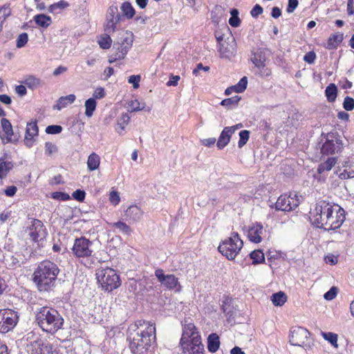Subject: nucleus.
I'll list each match as a JSON object with an SVG mask.
<instances>
[{"mask_svg": "<svg viewBox=\"0 0 354 354\" xmlns=\"http://www.w3.org/2000/svg\"><path fill=\"white\" fill-rule=\"evenodd\" d=\"M180 344L185 354H204L201 335L193 324L185 326Z\"/></svg>", "mask_w": 354, "mask_h": 354, "instance_id": "20e7f679", "label": "nucleus"}, {"mask_svg": "<svg viewBox=\"0 0 354 354\" xmlns=\"http://www.w3.org/2000/svg\"><path fill=\"white\" fill-rule=\"evenodd\" d=\"M35 23L43 28H47L52 22L51 18L46 15L40 14L34 17Z\"/></svg>", "mask_w": 354, "mask_h": 354, "instance_id": "7c9ffc66", "label": "nucleus"}, {"mask_svg": "<svg viewBox=\"0 0 354 354\" xmlns=\"http://www.w3.org/2000/svg\"><path fill=\"white\" fill-rule=\"evenodd\" d=\"M343 107L346 111H352L354 109V99L346 96L343 102Z\"/></svg>", "mask_w": 354, "mask_h": 354, "instance_id": "3c124183", "label": "nucleus"}, {"mask_svg": "<svg viewBox=\"0 0 354 354\" xmlns=\"http://www.w3.org/2000/svg\"><path fill=\"white\" fill-rule=\"evenodd\" d=\"M109 201L112 204L115 205H118L120 201L118 193L115 191L111 192L109 194Z\"/></svg>", "mask_w": 354, "mask_h": 354, "instance_id": "bf43d9fd", "label": "nucleus"}, {"mask_svg": "<svg viewBox=\"0 0 354 354\" xmlns=\"http://www.w3.org/2000/svg\"><path fill=\"white\" fill-rule=\"evenodd\" d=\"M93 97L97 99H101L103 98L105 95L104 89L102 87L97 88L93 94Z\"/></svg>", "mask_w": 354, "mask_h": 354, "instance_id": "338daca9", "label": "nucleus"}, {"mask_svg": "<svg viewBox=\"0 0 354 354\" xmlns=\"http://www.w3.org/2000/svg\"><path fill=\"white\" fill-rule=\"evenodd\" d=\"M1 127L0 138L3 144L18 142L20 135L14 132L12 126L8 119L3 118L1 120Z\"/></svg>", "mask_w": 354, "mask_h": 354, "instance_id": "4468645a", "label": "nucleus"}, {"mask_svg": "<svg viewBox=\"0 0 354 354\" xmlns=\"http://www.w3.org/2000/svg\"><path fill=\"white\" fill-rule=\"evenodd\" d=\"M12 164L10 162H0V178L6 176L7 173L12 169Z\"/></svg>", "mask_w": 354, "mask_h": 354, "instance_id": "de8ad7c7", "label": "nucleus"}, {"mask_svg": "<svg viewBox=\"0 0 354 354\" xmlns=\"http://www.w3.org/2000/svg\"><path fill=\"white\" fill-rule=\"evenodd\" d=\"M46 233L42 222L38 219H34L30 227L29 235L34 242L39 243L43 241Z\"/></svg>", "mask_w": 354, "mask_h": 354, "instance_id": "f3484780", "label": "nucleus"}, {"mask_svg": "<svg viewBox=\"0 0 354 354\" xmlns=\"http://www.w3.org/2000/svg\"><path fill=\"white\" fill-rule=\"evenodd\" d=\"M17 191V188L16 186L12 185L8 187L5 190L4 193L7 196L12 197L15 195Z\"/></svg>", "mask_w": 354, "mask_h": 354, "instance_id": "69168bd1", "label": "nucleus"}, {"mask_svg": "<svg viewBox=\"0 0 354 354\" xmlns=\"http://www.w3.org/2000/svg\"><path fill=\"white\" fill-rule=\"evenodd\" d=\"M128 339L129 348L134 354L146 352L156 339V328L153 324L144 320L137 321L131 326Z\"/></svg>", "mask_w": 354, "mask_h": 354, "instance_id": "f257e3e1", "label": "nucleus"}, {"mask_svg": "<svg viewBox=\"0 0 354 354\" xmlns=\"http://www.w3.org/2000/svg\"><path fill=\"white\" fill-rule=\"evenodd\" d=\"M51 346L45 344L41 339H37L30 344L31 354H49Z\"/></svg>", "mask_w": 354, "mask_h": 354, "instance_id": "412c9836", "label": "nucleus"}, {"mask_svg": "<svg viewBox=\"0 0 354 354\" xmlns=\"http://www.w3.org/2000/svg\"><path fill=\"white\" fill-rule=\"evenodd\" d=\"M22 83L31 90L37 89L39 87L42 86L44 84V82L35 75L26 76L24 80L22 81Z\"/></svg>", "mask_w": 354, "mask_h": 354, "instance_id": "b1692460", "label": "nucleus"}, {"mask_svg": "<svg viewBox=\"0 0 354 354\" xmlns=\"http://www.w3.org/2000/svg\"><path fill=\"white\" fill-rule=\"evenodd\" d=\"M299 205V199L296 193L289 195H281L274 204L277 211L290 212L295 209Z\"/></svg>", "mask_w": 354, "mask_h": 354, "instance_id": "f8f14e48", "label": "nucleus"}, {"mask_svg": "<svg viewBox=\"0 0 354 354\" xmlns=\"http://www.w3.org/2000/svg\"><path fill=\"white\" fill-rule=\"evenodd\" d=\"M106 18L115 19V21H121L123 19V16L118 12L117 6H111L107 10Z\"/></svg>", "mask_w": 354, "mask_h": 354, "instance_id": "473e14b6", "label": "nucleus"}, {"mask_svg": "<svg viewBox=\"0 0 354 354\" xmlns=\"http://www.w3.org/2000/svg\"><path fill=\"white\" fill-rule=\"evenodd\" d=\"M62 127L60 125H49L46 129V132L48 134H57L61 133Z\"/></svg>", "mask_w": 354, "mask_h": 354, "instance_id": "603ef678", "label": "nucleus"}, {"mask_svg": "<svg viewBox=\"0 0 354 354\" xmlns=\"http://www.w3.org/2000/svg\"><path fill=\"white\" fill-rule=\"evenodd\" d=\"M180 77L179 75H171L169 77V80L167 82V85L168 86H176L178 85V82L180 80Z\"/></svg>", "mask_w": 354, "mask_h": 354, "instance_id": "0e129e2a", "label": "nucleus"}, {"mask_svg": "<svg viewBox=\"0 0 354 354\" xmlns=\"http://www.w3.org/2000/svg\"><path fill=\"white\" fill-rule=\"evenodd\" d=\"M310 333L308 330L301 326L292 327L290 330V343L293 346L304 347L306 349L310 348L309 343Z\"/></svg>", "mask_w": 354, "mask_h": 354, "instance_id": "1a4fd4ad", "label": "nucleus"}, {"mask_svg": "<svg viewBox=\"0 0 354 354\" xmlns=\"http://www.w3.org/2000/svg\"><path fill=\"white\" fill-rule=\"evenodd\" d=\"M243 242L237 232H232L231 236L224 240L218 246V251L229 260H233L243 248Z\"/></svg>", "mask_w": 354, "mask_h": 354, "instance_id": "0eeeda50", "label": "nucleus"}, {"mask_svg": "<svg viewBox=\"0 0 354 354\" xmlns=\"http://www.w3.org/2000/svg\"><path fill=\"white\" fill-rule=\"evenodd\" d=\"M337 293V289L336 287H332L328 292H326L324 297L326 300H332L333 299Z\"/></svg>", "mask_w": 354, "mask_h": 354, "instance_id": "6e6d98bb", "label": "nucleus"}, {"mask_svg": "<svg viewBox=\"0 0 354 354\" xmlns=\"http://www.w3.org/2000/svg\"><path fill=\"white\" fill-rule=\"evenodd\" d=\"M129 109L131 112L143 110L145 104H141L138 100H131L129 104Z\"/></svg>", "mask_w": 354, "mask_h": 354, "instance_id": "8fccbe9b", "label": "nucleus"}, {"mask_svg": "<svg viewBox=\"0 0 354 354\" xmlns=\"http://www.w3.org/2000/svg\"><path fill=\"white\" fill-rule=\"evenodd\" d=\"M120 21H115V19L106 18V24L105 26L104 30L106 33L110 34L115 32L116 30V24Z\"/></svg>", "mask_w": 354, "mask_h": 354, "instance_id": "49530a36", "label": "nucleus"}, {"mask_svg": "<svg viewBox=\"0 0 354 354\" xmlns=\"http://www.w3.org/2000/svg\"><path fill=\"white\" fill-rule=\"evenodd\" d=\"M220 346L219 337L216 333H211L207 338V348L211 353L217 351Z\"/></svg>", "mask_w": 354, "mask_h": 354, "instance_id": "bb28decb", "label": "nucleus"}, {"mask_svg": "<svg viewBox=\"0 0 354 354\" xmlns=\"http://www.w3.org/2000/svg\"><path fill=\"white\" fill-rule=\"evenodd\" d=\"M248 86V78L247 77H243L239 82L233 88L236 93H243L247 88Z\"/></svg>", "mask_w": 354, "mask_h": 354, "instance_id": "c03bdc74", "label": "nucleus"}, {"mask_svg": "<svg viewBox=\"0 0 354 354\" xmlns=\"http://www.w3.org/2000/svg\"><path fill=\"white\" fill-rule=\"evenodd\" d=\"M96 279L105 291L111 292L120 286L119 275L115 270L109 267L98 269L96 272Z\"/></svg>", "mask_w": 354, "mask_h": 354, "instance_id": "423d86ee", "label": "nucleus"}, {"mask_svg": "<svg viewBox=\"0 0 354 354\" xmlns=\"http://www.w3.org/2000/svg\"><path fill=\"white\" fill-rule=\"evenodd\" d=\"M337 88L335 84H330L325 90V94L327 100L330 102H333L337 97Z\"/></svg>", "mask_w": 354, "mask_h": 354, "instance_id": "2f4dec72", "label": "nucleus"}, {"mask_svg": "<svg viewBox=\"0 0 354 354\" xmlns=\"http://www.w3.org/2000/svg\"><path fill=\"white\" fill-rule=\"evenodd\" d=\"M155 276L157 277L158 281L167 289L171 290L175 288L176 286H178V289L177 290L180 291V285L179 284L178 278H176L174 274L165 275L162 269H158L155 271Z\"/></svg>", "mask_w": 354, "mask_h": 354, "instance_id": "dca6fc26", "label": "nucleus"}, {"mask_svg": "<svg viewBox=\"0 0 354 354\" xmlns=\"http://www.w3.org/2000/svg\"><path fill=\"white\" fill-rule=\"evenodd\" d=\"M299 4L298 0H288L286 11L288 13H292L297 8Z\"/></svg>", "mask_w": 354, "mask_h": 354, "instance_id": "680f3d73", "label": "nucleus"}, {"mask_svg": "<svg viewBox=\"0 0 354 354\" xmlns=\"http://www.w3.org/2000/svg\"><path fill=\"white\" fill-rule=\"evenodd\" d=\"M93 243L85 237L76 239L72 251L73 254L78 257H88L92 255Z\"/></svg>", "mask_w": 354, "mask_h": 354, "instance_id": "ddd939ff", "label": "nucleus"}, {"mask_svg": "<svg viewBox=\"0 0 354 354\" xmlns=\"http://www.w3.org/2000/svg\"><path fill=\"white\" fill-rule=\"evenodd\" d=\"M111 42L112 40L108 33L102 35L98 40V44L102 49L109 48L111 46Z\"/></svg>", "mask_w": 354, "mask_h": 354, "instance_id": "a19ab883", "label": "nucleus"}, {"mask_svg": "<svg viewBox=\"0 0 354 354\" xmlns=\"http://www.w3.org/2000/svg\"><path fill=\"white\" fill-rule=\"evenodd\" d=\"M68 6H69V3L66 1L61 0L57 3L52 4L49 7L48 10L50 12L56 13L57 10H64L66 8H67Z\"/></svg>", "mask_w": 354, "mask_h": 354, "instance_id": "37998d69", "label": "nucleus"}, {"mask_svg": "<svg viewBox=\"0 0 354 354\" xmlns=\"http://www.w3.org/2000/svg\"><path fill=\"white\" fill-rule=\"evenodd\" d=\"M241 99V97L240 96L234 95L232 97L223 100L221 102V104L227 109H231L234 106H236Z\"/></svg>", "mask_w": 354, "mask_h": 354, "instance_id": "58836bf2", "label": "nucleus"}, {"mask_svg": "<svg viewBox=\"0 0 354 354\" xmlns=\"http://www.w3.org/2000/svg\"><path fill=\"white\" fill-rule=\"evenodd\" d=\"M286 299L287 297L283 292L274 293L272 296V301L276 306H282L286 301Z\"/></svg>", "mask_w": 354, "mask_h": 354, "instance_id": "e433bc0d", "label": "nucleus"}, {"mask_svg": "<svg viewBox=\"0 0 354 354\" xmlns=\"http://www.w3.org/2000/svg\"><path fill=\"white\" fill-rule=\"evenodd\" d=\"M250 258L252 259V264H259L265 261L264 253L261 250H255L250 254Z\"/></svg>", "mask_w": 354, "mask_h": 354, "instance_id": "f704fd0d", "label": "nucleus"}, {"mask_svg": "<svg viewBox=\"0 0 354 354\" xmlns=\"http://www.w3.org/2000/svg\"><path fill=\"white\" fill-rule=\"evenodd\" d=\"M57 151V147L50 142H46L45 144V151L48 155H51L52 153L56 152Z\"/></svg>", "mask_w": 354, "mask_h": 354, "instance_id": "4d7b16f0", "label": "nucleus"}, {"mask_svg": "<svg viewBox=\"0 0 354 354\" xmlns=\"http://www.w3.org/2000/svg\"><path fill=\"white\" fill-rule=\"evenodd\" d=\"M124 215L127 220L137 222L141 219L143 211L137 205H131L125 210Z\"/></svg>", "mask_w": 354, "mask_h": 354, "instance_id": "4be33fe9", "label": "nucleus"}, {"mask_svg": "<svg viewBox=\"0 0 354 354\" xmlns=\"http://www.w3.org/2000/svg\"><path fill=\"white\" fill-rule=\"evenodd\" d=\"M140 75H133L129 77L128 82L129 83L133 84L134 88H138L139 87V82L140 81Z\"/></svg>", "mask_w": 354, "mask_h": 354, "instance_id": "13d9d810", "label": "nucleus"}, {"mask_svg": "<svg viewBox=\"0 0 354 354\" xmlns=\"http://www.w3.org/2000/svg\"><path fill=\"white\" fill-rule=\"evenodd\" d=\"M28 41V35L26 32L20 34L16 41V46L18 48L24 47Z\"/></svg>", "mask_w": 354, "mask_h": 354, "instance_id": "09e8293b", "label": "nucleus"}, {"mask_svg": "<svg viewBox=\"0 0 354 354\" xmlns=\"http://www.w3.org/2000/svg\"><path fill=\"white\" fill-rule=\"evenodd\" d=\"M321 335L323 337V338L328 341L334 348H338V344H337V338L338 335L336 333H331V332H321Z\"/></svg>", "mask_w": 354, "mask_h": 354, "instance_id": "72a5a7b5", "label": "nucleus"}, {"mask_svg": "<svg viewBox=\"0 0 354 354\" xmlns=\"http://www.w3.org/2000/svg\"><path fill=\"white\" fill-rule=\"evenodd\" d=\"M266 60L267 57L263 50L259 48L252 53V56L251 57L252 63L262 72L263 75H269L270 74V71L268 68L264 69L266 65Z\"/></svg>", "mask_w": 354, "mask_h": 354, "instance_id": "a211bd4d", "label": "nucleus"}, {"mask_svg": "<svg viewBox=\"0 0 354 354\" xmlns=\"http://www.w3.org/2000/svg\"><path fill=\"white\" fill-rule=\"evenodd\" d=\"M76 97L74 94H70L66 96H62L57 100V104L54 105L53 109L61 110L66 107L68 104L73 103Z\"/></svg>", "mask_w": 354, "mask_h": 354, "instance_id": "a878e982", "label": "nucleus"}, {"mask_svg": "<svg viewBox=\"0 0 354 354\" xmlns=\"http://www.w3.org/2000/svg\"><path fill=\"white\" fill-rule=\"evenodd\" d=\"M113 227L119 230L120 232L124 234H130L131 232V230L130 227L127 225L125 223L122 221H118L115 223H113L111 224Z\"/></svg>", "mask_w": 354, "mask_h": 354, "instance_id": "79ce46f5", "label": "nucleus"}, {"mask_svg": "<svg viewBox=\"0 0 354 354\" xmlns=\"http://www.w3.org/2000/svg\"><path fill=\"white\" fill-rule=\"evenodd\" d=\"M52 198L58 201H67L70 198L68 194L61 192H55L52 194Z\"/></svg>", "mask_w": 354, "mask_h": 354, "instance_id": "864d4df0", "label": "nucleus"}, {"mask_svg": "<svg viewBox=\"0 0 354 354\" xmlns=\"http://www.w3.org/2000/svg\"><path fill=\"white\" fill-rule=\"evenodd\" d=\"M218 51L221 57L230 58L234 56V51L232 46L229 47V45H225L224 44H220Z\"/></svg>", "mask_w": 354, "mask_h": 354, "instance_id": "c9c22d12", "label": "nucleus"}, {"mask_svg": "<svg viewBox=\"0 0 354 354\" xmlns=\"http://www.w3.org/2000/svg\"><path fill=\"white\" fill-rule=\"evenodd\" d=\"M250 132L248 130H242L239 132V140L238 146L242 148L248 141Z\"/></svg>", "mask_w": 354, "mask_h": 354, "instance_id": "a18cd8bd", "label": "nucleus"}, {"mask_svg": "<svg viewBox=\"0 0 354 354\" xmlns=\"http://www.w3.org/2000/svg\"><path fill=\"white\" fill-rule=\"evenodd\" d=\"M263 227L260 223H255L248 230V239L253 243H260L262 240L261 235L263 234Z\"/></svg>", "mask_w": 354, "mask_h": 354, "instance_id": "aec40b11", "label": "nucleus"}, {"mask_svg": "<svg viewBox=\"0 0 354 354\" xmlns=\"http://www.w3.org/2000/svg\"><path fill=\"white\" fill-rule=\"evenodd\" d=\"M343 142L341 136L337 132H330L327 134L326 140L322 147L323 154H334L342 151Z\"/></svg>", "mask_w": 354, "mask_h": 354, "instance_id": "9d476101", "label": "nucleus"}, {"mask_svg": "<svg viewBox=\"0 0 354 354\" xmlns=\"http://www.w3.org/2000/svg\"><path fill=\"white\" fill-rule=\"evenodd\" d=\"M85 196V192L81 189H77L72 194L73 198L80 202H82L84 200Z\"/></svg>", "mask_w": 354, "mask_h": 354, "instance_id": "5fc2aeb1", "label": "nucleus"}, {"mask_svg": "<svg viewBox=\"0 0 354 354\" xmlns=\"http://www.w3.org/2000/svg\"><path fill=\"white\" fill-rule=\"evenodd\" d=\"M96 101L94 98H89L87 100H86L85 102V107H86V111H85V115L88 117V118H91L93 114V112L95 111V109H96Z\"/></svg>", "mask_w": 354, "mask_h": 354, "instance_id": "4c0bfd02", "label": "nucleus"}, {"mask_svg": "<svg viewBox=\"0 0 354 354\" xmlns=\"http://www.w3.org/2000/svg\"><path fill=\"white\" fill-rule=\"evenodd\" d=\"M36 321L43 331L51 334L61 329L64 324V319L55 308L44 306L38 309Z\"/></svg>", "mask_w": 354, "mask_h": 354, "instance_id": "7ed1b4c3", "label": "nucleus"}, {"mask_svg": "<svg viewBox=\"0 0 354 354\" xmlns=\"http://www.w3.org/2000/svg\"><path fill=\"white\" fill-rule=\"evenodd\" d=\"M229 24L232 27H238L241 24V20L238 16L233 15L229 19Z\"/></svg>", "mask_w": 354, "mask_h": 354, "instance_id": "774afa93", "label": "nucleus"}, {"mask_svg": "<svg viewBox=\"0 0 354 354\" xmlns=\"http://www.w3.org/2000/svg\"><path fill=\"white\" fill-rule=\"evenodd\" d=\"M100 158L97 153L93 152L88 156L87 160V166L90 171L97 169L100 166Z\"/></svg>", "mask_w": 354, "mask_h": 354, "instance_id": "c756f323", "label": "nucleus"}, {"mask_svg": "<svg viewBox=\"0 0 354 354\" xmlns=\"http://www.w3.org/2000/svg\"><path fill=\"white\" fill-rule=\"evenodd\" d=\"M20 255L7 254L3 256V263L9 269H15L21 266Z\"/></svg>", "mask_w": 354, "mask_h": 354, "instance_id": "5701e85b", "label": "nucleus"}, {"mask_svg": "<svg viewBox=\"0 0 354 354\" xmlns=\"http://www.w3.org/2000/svg\"><path fill=\"white\" fill-rule=\"evenodd\" d=\"M333 205L326 201H319L310 212V221L318 228L326 230L330 216L333 213Z\"/></svg>", "mask_w": 354, "mask_h": 354, "instance_id": "39448f33", "label": "nucleus"}, {"mask_svg": "<svg viewBox=\"0 0 354 354\" xmlns=\"http://www.w3.org/2000/svg\"><path fill=\"white\" fill-rule=\"evenodd\" d=\"M262 12H263V8L260 5L256 4L254 6V8L252 9L250 14L252 17L257 18Z\"/></svg>", "mask_w": 354, "mask_h": 354, "instance_id": "e2e57ef3", "label": "nucleus"}, {"mask_svg": "<svg viewBox=\"0 0 354 354\" xmlns=\"http://www.w3.org/2000/svg\"><path fill=\"white\" fill-rule=\"evenodd\" d=\"M59 272L58 266L50 261L40 262L32 274V281L39 291H49L55 286Z\"/></svg>", "mask_w": 354, "mask_h": 354, "instance_id": "f03ea898", "label": "nucleus"}, {"mask_svg": "<svg viewBox=\"0 0 354 354\" xmlns=\"http://www.w3.org/2000/svg\"><path fill=\"white\" fill-rule=\"evenodd\" d=\"M343 39L344 35L342 33L337 32L331 35L328 39L326 48H336L337 46L343 41Z\"/></svg>", "mask_w": 354, "mask_h": 354, "instance_id": "c85d7f7f", "label": "nucleus"}, {"mask_svg": "<svg viewBox=\"0 0 354 354\" xmlns=\"http://www.w3.org/2000/svg\"><path fill=\"white\" fill-rule=\"evenodd\" d=\"M18 322L15 311L10 309H0V333H6L14 328Z\"/></svg>", "mask_w": 354, "mask_h": 354, "instance_id": "9b49d317", "label": "nucleus"}, {"mask_svg": "<svg viewBox=\"0 0 354 354\" xmlns=\"http://www.w3.org/2000/svg\"><path fill=\"white\" fill-rule=\"evenodd\" d=\"M38 131L39 129L36 121L27 124L24 138V142L27 147H32L33 142L32 139L34 136L38 135Z\"/></svg>", "mask_w": 354, "mask_h": 354, "instance_id": "6ab92c4d", "label": "nucleus"}, {"mask_svg": "<svg viewBox=\"0 0 354 354\" xmlns=\"http://www.w3.org/2000/svg\"><path fill=\"white\" fill-rule=\"evenodd\" d=\"M337 162V158H328L326 161L319 165L317 167V173L322 174L325 171H328L335 166Z\"/></svg>", "mask_w": 354, "mask_h": 354, "instance_id": "cd10ccee", "label": "nucleus"}, {"mask_svg": "<svg viewBox=\"0 0 354 354\" xmlns=\"http://www.w3.org/2000/svg\"><path fill=\"white\" fill-rule=\"evenodd\" d=\"M121 10L122 11L123 15L127 17L128 19H131L135 15L134 8L128 1H126L122 4Z\"/></svg>", "mask_w": 354, "mask_h": 354, "instance_id": "ea45409f", "label": "nucleus"}, {"mask_svg": "<svg viewBox=\"0 0 354 354\" xmlns=\"http://www.w3.org/2000/svg\"><path fill=\"white\" fill-rule=\"evenodd\" d=\"M133 42V35L131 31H122L120 33V40L114 44L117 46L116 52L109 57V63H113L116 60L122 59L130 50Z\"/></svg>", "mask_w": 354, "mask_h": 354, "instance_id": "6e6552de", "label": "nucleus"}, {"mask_svg": "<svg viewBox=\"0 0 354 354\" xmlns=\"http://www.w3.org/2000/svg\"><path fill=\"white\" fill-rule=\"evenodd\" d=\"M230 131V129H227V127H225L222 131L216 143L218 149H223L230 142V138L232 136V133H231Z\"/></svg>", "mask_w": 354, "mask_h": 354, "instance_id": "393cba45", "label": "nucleus"}, {"mask_svg": "<svg viewBox=\"0 0 354 354\" xmlns=\"http://www.w3.org/2000/svg\"><path fill=\"white\" fill-rule=\"evenodd\" d=\"M316 59V54L314 51H310L307 53L304 57V60L308 64H313L315 62Z\"/></svg>", "mask_w": 354, "mask_h": 354, "instance_id": "052dcab7", "label": "nucleus"}, {"mask_svg": "<svg viewBox=\"0 0 354 354\" xmlns=\"http://www.w3.org/2000/svg\"><path fill=\"white\" fill-rule=\"evenodd\" d=\"M333 213L330 216L325 230L339 228L345 221V211L338 205H333Z\"/></svg>", "mask_w": 354, "mask_h": 354, "instance_id": "2eb2a0df", "label": "nucleus"}]
</instances>
